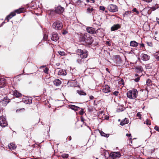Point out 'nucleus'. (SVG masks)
Wrapping results in <instances>:
<instances>
[{"label":"nucleus","mask_w":159,"mask_h":159,"mask_svg":"<svg viewBox=\"0 0 159 159\" xmlns=\"http://www.w3.org/2000/svg\"><path fill=\"white\" fill-rule=\"evenodd\" d=\"M152 82V81L151 80L149 79H148L146 81V84L148 86H150L151 85V83Z\"/></svg>","instance_id":"32"},{"label":"nucleus","mask_w":159,"mask_h":159,"mask_svg":"<svg viewBox=\"0 0 159 159\" xmlns=\"http://www.w3.org/2000/svg\"><path fill=\"white\" fill-rule=\"evenodd\" d=\"M86 30L88 33L91 34H93L95 33H98L99 32V31H102L103 30V29H99L96 30H95V29L91 27H87L86 28Z\"/></svg>","instance_id":"5"},{"label":"nucleus","mask_w":159,"mask_h":159,"mask_svg":"<svg viewBox=\"0 0 159 159\" xmlns=\"http://www.w3.org/2000/svg\"><path fill=\"white\" fill-rule=\"evenodd\" d=\"M25 10V8H20L16 10L14 12L17 13H20L23 12Z\"/></svg>","instance_id":"27"},{"label":"nucleus","mask_w":159,"mask_h":159,"mask_svg":"<svg viewBox=\"0 0 159 159\" xmlns=\"http://www.w3.org/2000/svg\"><path fill=\"white\" fill-rule=\"evenodd\" d=\"M94 9L92 7H88L87 9V12L89 14H91L92 13V14L93 15L92 12L94 11Z\"/></svg>","instance_id":"28"},{"label":"nucleus","mask_w":159,"mask_h":159,"mask_svg":"<svg viewBox=\"0 0 159 159\" xmlns=\"http://www.w3.org/2000/svg\"><path fill=\"white\" fill-rule=\"evenodd\" d=\"M131 13V11L129 12L128 11H126L125 12V13L123 15L124 17L125 16H128V15Z\"/></svg>","instance_id":"33"},{"label":"nucleus","mask_w":159,"mask_h":159,"mask_svg":"<svg viewBox=\"0 0 159 159\" xmlns=\"http://www.w3.org/2000/svg\"><path fill=\"white\" fill-rule=\"evenodd\" d=\"M64 11V8L60 5L56 7L55 9V12L56 13L59 14H61Z\"/></svg>","instance_id":"9"},{"label":"nucleus","mask_w":159,"mask_h":159,"mask_svg":"<svg viewBox=\"0 0 159 159\" xmlns=\"http://www.w3.org/2000/svg\"><path fill=\"white\" fill-rule=\"evenodd\" d=\"M133 11H134V12H135L137 14V15H138L139 13V11H138L136 8H134L133 10H132Z\"/></svg>","instance_id":"34"},{"label":"nucleus","mask_w":159,"mask_h":159,"mask_svg":"<svg viewBox=\"0 0 159 159\" xmlns=\"http://www.w3.org/2000/svg\"><path fill=\"white\" fill-rule=\"evenodd\" d=\"M107 9L109 11L113 12H116L118 10L117 7L116 5L112 4L108 6Z\"/></svg>","instance_id":"7"},{"label":"nucleus","mask_w":159,"mask_h":159,"mask_svg":"<svg viewBox=\"0 0 159 159\" xmlns=\"http://www.w3.org/2000/svg\"><path fill=\"white\" fill-rule=\"evenodd\" d=\"M129 122V120L128 118H125L120 123V125L123 126L125 124H128Z\"/></svg>","instance_id":"21"},{"label":"nucleus","mask_w":159,"mask_h":159,"mask_svg":"<svg viewBox=\"0 0 159 159\" xmlns=\"http://www.w3.org/2000/svg\"><path fill=\"white\" fill-rule=\"evenodd\" d=\"M8 147L9 149L11 150H14L16 148V145L13 143H11L8 144Z\"/></svg>","instance_id":"23"},{"label":"nucleus","mask_w":159,"mask_h":159,"mask_svg":"<svg viewBox=\"0 0 159 159\" xmlns=\"http://www.w3.org/2000/svg\"><path fill=\"white\" fill-rule=\"evenodd\" d=\"M155 58L157 61L159 60V56H155Z\"/></svg>","instance_id":"50"},{"label":"nucleus","mask_w":159,"mask_h":159,"mask_svg":"<svg viewBox=\"0 0 159 159\" xmlns=\"http://www.w3.org/2000/svg\"><path fill=\"white\" fill-rule=\"evenodd\" d=\"M38 159V158H35V159Z\"/></svg>","instance_id":"62"},{"label":"nucleus","mask_w":159,"mask_h":159,"mask_svg":"<svg viewBox=\"0 0 159 159\" xmlns=\"http://www.w3.org/2000/svg\"><path fill=\"white\" fill-rule=\"evenodd\" d=\"M16 15V14L15 12H11L9 15L7 16L5 20H7V22H8L9 20L12 18L13 16H15Z\"/></svg>","instance_id":"17"},{"label":"nucleus","mask_w":159,"mask_h":159,"mask_svg":"<svg viewBox=\"0 0 159 159\" xmlns=\"http://www.w3.org/2000/svg\"><path fill=\"white\" fill-rule=\"evenodd\" d=\"M86 1L87 2H90V0H86Z\"/></svg>","instance_id":"58"},{"label":"nucleus","mask_w":159,"mask_h":159,"mask_svg":"<svg viewBox=\"0 0 159 159\" xmlns=\"http://www.w3.org/2000/svg\"><path fill=\"white\" fill-rule=\"evenodd\" d=\"M69 107L70 109L75 111L78 110L80 109V107L73 105H69Z\"/></svg>","instance_id":"19"},{"label":"nucleus","mask_w":159,"mask_h":159,"mask_svg":"<svg viewBox=\"0 0 159 159\" xmlns=\"http://www.w3.org/2000/svg\"><path fill=\"white\" fill-rule=\"evenodd\" d=\"M13 94L16 97H21L22 95V94L21 93H19L16 90H15L13 91Z\"/></svg>","instance_id":"22"},{"label":"nucleus","mask_w":159,"mask_h":159,"mask_svg":"<svg viewBox=\"0 0 159 159\" xmlns=\"http://www.w3.org/2000/svg\"><path fill=\"white\" fill-rule=\"evenodd\" d=\"M76 4L80 7H82L84 5L85 6L86 4L84 2L82 1L78 0L76 2Z\"/></svg>","instance_id":"20"},{"label":"nucleus","mask_w":159,"mask_h":159,"mask_svg":"<svg viewBox=\"0 0 159 159\" xmlns=\"http://www.w3.org/2000/svg\"><path fill=\"white\" fill-rule=\"evenodd\" d=\"M137 116L138 117L139 119H141L142 115L140 114V112H138L137 114Z\"/></svg>","instance_id":"35"},{"label":"nucleus","mask_w":159,"mask_h":159,"mask_svg":"<svg viewBox=\"0 0 159 159\" xmlns=\"http://www.w3.org/2000/svg\"><path fill=\"white\" fill-rule=\"evenodd\" d=\"M80 109L81 110L79 111V114L81 115H82L84 113V111L82 109L80 108Z\"/></svg>","instance_id":"38"},{"label":"nucleus","mask_w":159,"mask_h":159,"mask_svg":"<svg viewBox=\"0 0 159 159\" xmlns=\"http://www.w3.org/2000/svg\"><path fill=\"white\" fill-rule=\"evenodd\" d=\"M147 44L148 46H152V44L151 42H147Z\"/></svg>","instance_id":"46"},{"label":"nucleus","mask_w":159,"mask_h":159,"mask_svg":"<svg viewBox=\"0 0 159 159\" xmlns=\"http://www.w3.org/2000/svg\"><path fill=\"white\" fill-rule=\"evenodd\" d=\"M6 80L3 78H2L0 79V88H2L4 87L6 84Z\"/></svg>","instance_id":"13"},{"label":"nucleus","mask_w":159,"mask_h":159,"mask_svg":"<svg viewBox=\"0 0 159 159\" xmlns=\"http://www.w3.org/2000/svg\"><path fill=\"white\" fill-rule=\"evenodd\" d=\"M105 11V12L106 13H107V11Z\"/></svg>","instance_id":"59"},{"label":"nucleus","mask_w":159,"mask_h":159,"mask_svg":"<svg viewBox=\"0 0 159 159\" xmlns=\"http://www.w3.org/2000/svg\"><path fill=\"white\" fill-rule=\"evenodd\" d=\"M77 92L80 95H85L86 94L85 93L80 90H77Z\"/></svg>","instance_id":"30"},{"label":"nucleus","mask_w":159,"mask_h":159,"mask_svg":"<svg viewBox=\"0 0 159 159\" xmlns=\"http://www.w3.org/2000/svg\"><path fill=\"white\" fill-rule=\"evenodd\" d=\"M140 80L139 77H137L135 79V81L136 82H138Z\"/></svg>","instance_id":"47"},{"label":"nucleus","mask_w":159,"mask_h":159,"mask_svg":"<svg viewBox=\"0 0 159 159\" xmlns=\"http://www.w3.org/2000/svg\"><path fill=\"white\" fill-rule=\"evenodd\" d=\"M59 39L58 36L57 34L55 33H53L51 38L52 40L56 42Z\"/></svg>","instance_id":"14"},{"label":"nucleus","mask_w":159,"mask_h":159,"mask_svg":"<svg viewBox=\"0 0 159 159\" xmlns=\"http://www.w3.org/2000/svg\"><path fill=\"white\" fill-rule=\"evenodd\" d=\"M69 140V141H70L71 140V136H69L68 138Z\"/></svg>","instance_id":"53"},{"label":"nucleus","mask_w":159,"mask_h":159,"mask_svg":"<svg viewBox=\"0 0 159 159\" xmlns=\"http://www.w3.org/2000/svg\"><path fill=\"white\" fill-rule=\"evenodd\" d=\"M121 28V25L119 24H115L111 27V31H114L120 29Z\"/></svg>","instance_id":"12"},{"label":"nucleus","mask_w":159,"mask_h":159,"mask_svg":"<svg viewBox=\"0 0 159 159\" xmlns=\"http://www.w3.org/2000/svg\"><path fill=\"white\" fill-rule=\"evenodd\" d=\"M119 92L118 91H115L113 93V94L116 96H117Z\"/></svg>","instance_id":"44"},{"label":"nucleus","mask_w":159,"mask_h":159,"mask_svg":"<svg viewBox=\"0 0 159 159\" xmlns=\"http://www.w3.org/2000/svg\"><path fill=\"white\" fill-rule=\"evenodd\" d=\"M106 70L109 73H110V71H109V70L108 69V68H106Z\"/></svg>","instance_id":"55"},{"label":"nucleus","mask_w":159,"mask_h":159,"mask_svg":"<svg viewBox=\"0 0 159 159\" xmlns=\"http://www.w3.org/2000/svg\"><path fill=\"white\" fill-rule=\"evenodd\" d=\"M96 159H98V158H96Z\"/></svg>","instance_id":"60"},{"label":"nucleus","mask_w":159,"mask_h":159,"mask_svg":"<svg viewBox=\"0 0 159 159\" xmlns=\"http://www.w3.org/2000/svg\"><path fill=\"white\" fill-rule=\"evenodd\" d=\"M142 59L143 61H147L149 59V57L147 54H142L141 55Z\"/></svg>","instance_id":"15"},{"label":"nucleus","mask_w":159,"mask_h":159,"mask_svg":"<svg viewBox=\"0 0 159 159\" xmlns=\"http://www.w3.org/2000/svg\"><path fill=\"white\" fill-rule=\"evenodd\" d=\"M22 101L23 102L27 104H30L32 102V100L26 97L23 98Z\"/></svg>","instance_id":"16"},{"label":"nucleus","mask_w":159,"mask_h":159,"mask_svg":"<svg viewBox=\"0 0 159 159\" xmlns=\"http://www.w3.org/2000/svg\"><path fill=\"white\" fill-rule=\"evenodd\" d=\"M44 72L46 74H48V69L47 68H45L44 70Z\"/></svg>","instance_id":"39"},{"label":"nucleus","mask_w":159,"mask_h":159,"mask_svg":"<svg viewBox=\"0 0 159 159\" xmlns=\"http://www.w3.org/2000/svg\"><path fill=\"white\" fill-rule=\"evenodd\" d=\"M78 57L84 59L87 58L89 54L88 52L86 50H82L78 49L76 50Z\"/></svg>","instance_id":"2"},{"label":"nucleus","mask_w":159,"mask_h":159,"mask_svg":"<svg viewBox=\"0 0 159 159\" xmlns=\"http://www.w3.org/2000/svg\"><path fill=\"white\" fill-rule=\"evenodd\" d=\"M53 82L54 84L57 86L60 85L61 83V81L58 79L55 80Z\"/></svg>","instance_id":"24"},{"label":"nucleus","mask_w":159,"mask_h":159,"mask_svg":"<svg viewBox=\"0 0 159 159\" xmlns=\"http://www.w3.org/2000/svg\"><path fill=\"white\" fill-rule=\"evenodd\" d=\"M99 9L100 10L104 11L105 10V8L104 6H100L99 7Z\"/></svg>","instance_id":"40"},{"label":"nucleus","mask_w":159,"mask_h":159,"mask_svg":"<svg viewBox=\"0 0 159 159\" xmlns=\"http://www.w3.org/2000/svg\"><path fill=\"white\" fill-rule=\"evenodd\" d=\"M156 20L157 21V23L159 24V19L157 17L156 18Z\"/></svg>","instance_id":"52"},{"label":"nucleus","mask_w":159,"mask_h":159,"mask_svg":"<svg viewBox=\"0 0 159 159\" xmlns=\"http://www.w3.org/2000/svg\"><path fill=\"white\" fill-rule=\"evenodd\" d=\"M8 124L6 118L4 116L0 117V125L2 127H4L7 126Z\"/></svg>","instance_id":"8"},{"label":"nucleus","mask_w":159,"mask_h":159,"mask_svg":"<svg viewBox=\"0 0 159 159\" xmlns=\"http://www.w3.org/2000/svg\"><path fill=\"white\" fill-rule=\"evenodd\" d=\"M52 26L55 30H60L63 27V24L61 21H57L54 22Z\"/></svg>","instance_id":"4"},{"label":"nucleus","mask_w":159,"mask_h":159,"mask_svg":"<svg viewBox=\"0 0 159 159\" xmlns=\"http://www.w3.org/2000/svg\"><path fill=\"white\" fill-rule=\"evenodd\" d=\"M154 129L158 132H159V127L157 126H156L154 127Z\"/></svg>","instance_id":"42"},{"label":"nucleus","mask_w":159,"mask_h":159,"mask_svg":"<svg viewBox=\"0 0 159 159\" xmlns=\"http://www.w3.org/2000/svg\"><path fill=\"white\" fill-rule=\"evenodd\" d=\"M81 41L84 42L88 45H91L93 41L92 37L87 33L85 34L83 36L81 39Z\"/></svg>","instance_id":"1"},{"label":"nucleus","mask_w":159,"mask_h":159,"mask_svg":"<svg viewBox=\"0 0 159 159\" xmlns=\"http://www.w3.org/2000/svg\"><path fill=\"white\" fill-rule=\"evenodd\" d=\"M135 76H136H136H138V74H135Z\"/></svg>","instance_id":"57"},{"label":"nucleus","mask_w":159,"mask_h":159,"mask_svg":"<svg viewBox=\"0 0 159 159\" xmlns=\"http://www.w3.org/2000/svg\"><path fill=\"white\" fill-rule=\"evenodd\" d=\"M140 45L141 47H144V44L143 43H141L140 44Z\"/></svg>","instance_id":"54"},{"label":"nucleus","mask_w":159,"mask_h":159,"mask_svg":"<svg viewBox=\"0 0 159 159\" xmlns=\"http://www.w3.org/2000/svg\"><path fill=\"white\" fill-rule=\"evenodd\" d=\"M9 102L7 98H4L0 101V110H3V107H5L7 104Z\"/></svg>","instance_id":"6"},{"label":"nucleus","mask_w":159,"mask_h":159,"mask_svg":"<svg viewBox=\"0 0 159 159\" xmlns=\"http://www.w3.org/2000/svg\"><path fill=\"white\" fill-rule=\"evenodd\" d=\"M121 81H123V79H122V80H121Z\"/></svg>","instance_id":"61"},{"label":"nucleus","mask_w":159,"mask_h":159,"mask_svg":"<svg viewBox=\"0 0 159 159\" xmlns=\"http://www.w3.org/2000/svg\"><path fill=\"white\" fill-rule=\"evenodd\" d=\"M48 36L46 35H44L43 36V39L44 40H46L47 39Z\"/></svg>","instance_id":"43"},{"label":"nucleus","mask_w":159,"mask_h":159,"mask_svg":"<svg viewBox=\"0 0 159 159\" xmlns=\"http://www.w3.org/2000/svg\"><path fill=\"white\" fill-rule=\"evenodd\" d=\"M89 98L90 99L92 100L94 98V97L93 96L91 95L90 96Z\"/></svg>","instance_id":"51"},{"label":"nucleus","mask_w":159,"mask_h":159,"mask_svg":"<svg viewBox=\"0 0 159 159\" xmlns=\"http://www.w3.org/2000/svg\"><path fill=\"white\" fill-rule=\"evenodd\" d=\"M90 0V1H92V2L93 3L95 2L94 0Z\"/></svg>","instance_id":"56"},{"label":"nucleus","mask_w":159,"mask_h":159,"mask_svg":"<svg viewBox=\"0 0 159 159\" xmlns=\"http://www.w3.org/2000/svg\"><path fill=\"white\" fill-rule=\"evenodd\" d=\"M126 136H128V137H129V139L130 140L131 139L132 136H131V135L130 134H126Z\"/></svg>","instance_id":"41"},{"label":"nucleus","mask_w":159,"mask_h":159,"mask_svg":"<svg viewBox=\"0 0 159 159\" xmlns=\"http://www.w3.org/2000/svg\"><path fill=\"white\" fill-rule=\"evenodd\" d=\"M59 54L61 56H64L65 54V53L64 52L59 51L58 52Z\"/></svg>","instance_id":"37"},{"label":"nucleus","mask_w":159,"mask_h":159,"mask_svg":"<svg viewBox=\"0 0 159 159\" xmlns=\"http://www.w3.org/2000/svg\"><path fill=\"white\" fill-rule=\"evenodd\" d=\"M138 92L136 89L128 91L127 93V97L131 99H134L136 98L138 96Z\"/></svg>","instance_id":"3"},{"label":"nucleus","mask_w":159,"mask_h":159,"mask_svg":"<svg viewBox=\"0 0 159 159\" xmlns=\"http://www.w3.org/2000/svg\"><path fill=\"white\" fill-rule=\"evenodd\" d=\"M146 124L147 125H150L151 124L149 121L148 120H147L146 121Z\"/></svg>","instance_id":"45"},{"label":"nucleus","mask_w":159,"mask_h":159,"mask_svg":"<svg viewBox=\"0 0 159 159\" xmlns=\"http://www.w3.org/2000/svg\"><path fill=\"white\" fill-rule=\"evenodd\" d=\"M120 156V153L119 152H113L110 155L112 159H115L116 158L119 157Z\"/></svg>","instance_id":"10"},{"label":"nucleus","mask_w":159,"mask_h":159,"mask_svg":"<svg viewBox=\"0 0 159 159\" xmlns=\"http://www.w3.org/2000/svg\"><path fill=\"white\" fill-rule=\"evenodd\" d=\"M99 132H100L101 135L102 136L105 137H107V138L109 137V134H106L105 133H104V132H102V131H99Z\"/></svg>","instance_id":"31"},{"label":"nucleus","mask_w":159,"mask_h":159,"mask_svg":"<svg viewBox=\"0 0 159 159\" xmlns=\"http://www.w3.org/2000/svg\"><path fill=\"white\" fill-rule=\"evenodd\" d=\"M84 118L81 116V121L82 122H83V123L84 122Z\"/></svg>","instance_id":"49"},{"label":"nucleus","mask_w":159,"mask_h":159,"mask_svg":"<svg viewBox=\"0 0 159 159\" xmlns=\"http://www.w3.org/2000/svg\"><path fill=\"white\" fill-rule=\"evenodd\" d=\"M83 59L81 58L80 57V58H78L76 60L77 63L80 64H82V63L84 62V60Z\"/></svg>","instance_id":"29"},{"label":"nucleus","mask_w":159,"mask_h":159,"mask_svg":"<svg viewBox=\"0 0 159 159\" xmlns=\"http://www.w3.org/2000/svg\"><path fill=\"white\" fill-rule=\"evenodd\" d=\"M61 156L63 158H66L68 157V155L67 154H63Z\"/></svg>","instance_id":"36"},{"label":"nucleus","mask_w":159,"mask_h":159,"mask_svg":"<svg viewBox=\"0 0 159 159\" xmlns=\"http://www.w3.org/2000/svg\"><path fill=\"white\" fill-rule=\"evenodd\" d=\"M143 0L145 2H151L152 1V0Z\"/></svg>","instance_id":"48"},{"label":"nucleus","mask_w":159,"mask_h":159,"mask_svg":"<svg viewBox=\"0 0 159 159\" xmlns=\"http://www.w3.org/2000/svg\"><path fill=\"white\" fill-rule=\"evenodd\" d=\"M58 75H66V72L65 70L60 69L58 72Z\"/></svg>","instance_id":"18"},{"label":"nucleus","mask_w":159,"mask_h":159,"mask_svg":"<svg viewBox=\"0 0 159 159\" xmlns=\"http://www.w3.org/2000/svg\"><path fill=\"white\" fill-rule=\"evenodd\" d=\"M136 71L138 73H140L143 71V68L141 66H137L135 67Z\"/></svg>","instance_id":"26"},{"label":"nucleus","mask_w":159,"mask_h":159,"mask_svg":"<svg viewBox=\"0 0 159 159\" xmlns=\"http://www.w3.org/2000/svg\"><path fill=\"white\" fill-rule=\"evenodd\" d=\"M102 91L105 93L110 92V88L107 85H105L102 87Z\"/></svg>","instance_id":"11"},{"label":"nucleus","mask_w":159,"mask_h":159,"mask_svg":"<svg viewBox=\"0 0 159 159\" xmlns=\"http://www.w3.org/2000/svg\"><path fill=\"white\" fill-rule=\"evenodd\" d=\"M138 43L135 41H131L130 43V46L133 47H136L138 45Z\"/></svg>","instance_id":"25"}]
</instances>
